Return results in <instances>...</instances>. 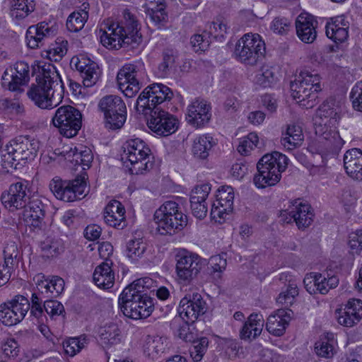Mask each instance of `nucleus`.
<instances>
[{
  "mask_svg": "<svg viewBox=\"0 0 362 362\" xmlns=\"http://www.w3.org/2000/svg\"><path fill=\"white\" fill-rule=\"evenodd\" d=\"M64 95V86L56 67L51 64L42 66L36 77V84H32L27 91L28 97L42 109L57 106Z\"/></svg>",
  "mask_w": 362,
  "mask_h": 362,
  "instance_id": "nucleus-1",
  "label": "nucleus"
},
{
  "mask_svg": "<svg viewBox=\"0 0 362 362\" xmlns=\"http://www.w3.org/2000/svg\"><path fill=\"white\" fill-rule=\"evenodd\" d=\"M122 15L119 21L107 19L101 24L100 42L107 49L118 50L141 40L136 16L128 9L124 10Z\"/></svg>",
  "mask_w": 362,
  "mask_h": 362,
  "instance_id": "nucleus-2",
  "label": "nucleus"
},
{
  "mask_svg": "<svg viewBox=\"0 0 362 362\" xmlns=\"http://www.w3.org/2000/svg\"><path fill=\"white\" fill-rule=\"evenodd\" d=\"M152 284L151 278L139 279L123 290L118 304L125 316L138 320L146 318L151 314L153 302L148 291Z\"/></svg>",
  "mask_w": 362,
  "mask_h": 362,
  "instance_id": "nucleus-3",
  "label": "nucleus"
},
{
  "mask_svg": "<svg viewBox=\"0 0 362 362\" xmlns=\"http://www.w3.org/2000/svg\"><path fill=\"white\" fill-rule=\"evenodd\" d=\"M288 158L278 152L265 154L257 164V173L253 182L257 188H265L276 185L281 180V173L288 165Z\"/></svg>",
  "mask_w": 362,
  "mask_h": 362,
  "instance_id": "nucleus-4",
  "label": "nucleus"
},
{
  "mask_svg": "<svg viewBox=\"0 0 362 362\" xmlns=\"http://www.w3.org/2000/svg\"><path fill=\"white\" fill-rule=\"evenodd\" d=\"M153 219L156 230L162 235H173L187 224V216L182 213L180 204L174 201L165 202L156 211Z\"/></svg>",
  "mask_w": 362,
  "mask_h": 362,
  "instance_id": "nucleus-5",
  "label": "nucleus"
},
{
  "mask_svg": "<svg viewBox=\"0 0 362 362\" xmlns=\"http://www.w3.org/2000/svg\"><path fill=\"white\" fill-rule=\"evenodd\" d=\"M290 88L291 96L300 106L312 108L319 102L320 77L318 74L302 71L294 81L291 82Z\"/></svg>",
  "mask_w": 362,
  "mask_h": 362,
  "instance_id": "nucleus-6",
  "label": "nucleus"
},
{
  "mask_svg": "<svg viewBox=\"0 0 362 362\" xmlns=\"http://www.w3.org/2000/svg\"><path fill=\"white\" fill-rule=\"evenodd\" d=\"M340 119L339 107L335 105L334 100L325 101L319 106L315 112V124L317 125L315 132L327 141V146L332 150L341 148L344 141L337 132H322V126L335 127Z\"/></svg>",
  "mask_w": 362,
  "mask_h": 362,
  "instance_id": "nucleus-7",
  "label": "nucleus"
},
{
  "mask_svg": "<svg viewBox=\"0 0 362 362\" xmlns=\"http://www.w3.org/2000/svg\"><path fill=\"white\" fill-rule=\"evenodd\" d=\"M265 44L258 34H245L236 43L235 57L242 63L254 66L265 53Z\"/></svg>",
  "mask_w": 362,
  "mask_h": 362,
  "instance_id": "nucleus-8",
  "label": "nucleus"
},
{
  "mask_svg": "<svg viewBox=\"0 0 362 362\" xmlns=\"http://www.w3.org/2000/svg\"><path fill=\"white\" fill-rule=\"evenodd\" d=\"M39 148V142L28 136H20L6 145V153L2 155L4 162L16 165L21 161L31 160L35 157Z\"/></svg>",
  "mask_w": 362,
  "mask_h": 362,
  "instance_id": "nucleus-9",
  "label": "nucleus"
},
{
  "mask_svg": "<svg viewBox=\"0 0 362 362\" xmlns=\"http://www.w3.org/2000/svg\"><path fill=\"white\" fill-rule=\"evenodd\" d=\"M173 97V93L169 87L162 83H153L147 86L139 95L135 109L139 113L147 115L148 110L160 108L159 105L170 100Z\"/></svg>",
  "mask_w": 362,
  "mask_h": 362,
  "instance_id": "nucleus-10",
  "label": "nucleus"
},
{
  "mask_svg": "<svg viewBox=\"0 0 362 362\" xmlns=\"http://www.w3.org/2000/svg\"><path fill=\"white\" fill-rule=\"evenodd\" d=\"M52 123L62 135L72 138L81 128L82 114L74 106L63 105L56 110Z\"/></svg>",
  "mask_w": 362,
  "mask_h": 362,
  "instance_id": "nucleus-11",
  "label": "nucleus"
},
{
  "mask_svg": "<svg viewBox=\"0 0 362 362\" xmlns=\"http://www.w3.org/2000/svg\"><path fill=\"white\" fill-rule=\"evenodd\" d=\"M49 189L54 195L66 202H75L86 197L87 185L84 176H77L72 180L54 178L49 183Z\"/></svg>",
  "mask_w": 362,
  "mask_h": 362,
  "instance_id": "nucleus-12",
  "label": "nucleus"
},
{
  "mask_svg": "<svg viewBox=\"0 0 362 362\" xmlns=\"http://www.w3.org/2000/svg\"><path fill=\"white\" fill-rule=\"evenodd\" d=\"M98 107L104 115L107 127L119 129L124 125L127 119V107L120 97L113 95L103 97Z\"/></svg>",
  "mask_w": 362,
  "mask_h": 362,
  "instance_id": "nucleus-13",
  "label": "nucleus"
},
{
  "mask_svg": "<svg viewBox=\"0 0 362 362\" xmlns=\"http://www.w3.org/2000/svg\"><path fill=\"white\" fill-rule=\"evenodd\" d=\"M176 273L179 280L189 283L199 274L202 268V258L186 250L179 251L175 255Z\"/></svg>",
  "mask_w": 362,
  "mask_h": 362,
  "instance_id": "nucleus-14",
  "label": "nucleus"
},
{
  "mask_svg": "<svg viewBox=\"0 0 362 362\" xmlns=\"http://www.w3.org/2000/svg\"><path fill=\"white\" fill-rule=\"evenodd\" d=\"M206 310V303L202 296L198 293H193L180 300L177 312L183 321L193 324Z\"/></svg>",
  "mask_w": 362,
  "mask_h": 362,
  "instance_id": "nucleus-15",
  "label": "nucleus"
},
{
  "mask_svg": "<svg viewBox=\"0 0 362 362\" xmlns=\"http://www.w3.org/2000/svg\"><path fill=\"white\" fill-rule=\"evenodd\" d=\"M150 118L148 127L158 136H167L174 133L178 128V120L161 108L148 110Z\"/></svg>",
  "mask_w": 362,
  "mask_h": 362,
  "instance_id": "nucleus-16",
  "label": "nucleus"
},
{
  "mask_svg": "<svg viewBox=\"0 0 362 362\" xmlns=\"http://www.w3.org/2000/svg\"><path fill=\"white\" fill-rule=\"evenodd\" d=\"M30 195L26 182H18L12 184L8 192L2 193L1 203L10 211L23 209L26 206Z\"/></svg>",
  "mask_w": 362,
  "mask_h": 362,
  "instance_id": "nucleus-17",
  "label": "nucleus"
},
{
  "mask_svg": "<svg viewBox=\"0 0 362 362\" xmlns=\"http://www.w3.org/2000/svg\"><path fill=\"white\" fill-rule=\"evenodd\" d=\"M29 66L26 62H18L13 67L10 66L5 70L1 77V85L9 90L16 91L29 81Z\"/></svg>",
  "mask_w": 362,
  "mask_h": 362,
  "instance_id": "nucleus-18",
  "label": "nucleus"
},
{
  "mask_svg": "<svg viewBox=\"0 0 362 362\" xmlns=\"http://www.w3.org/2000/svg\"><path fill=\"white\" fill-rule=\"evenodd\" d=\"M303 284L305 289L310 294L320 293L325 295L330 289L338 286L339 279L336 276H329L327 273L311 272L304 278Z\"/></svg>",
  "mask_w": 362,
  "mask_h": 362,
  "instance_id": "nucleus-19",
  "label": "nucleus"
},
{
  "mask_svg": "<svg viewBox=\"0 0 362 362\" xmlns=\"http://www.w3.org/2000/svg\"><path fill=\"white\" fill-rule=\"evenodd\" d=\"M117 81L119 89L128 98L133 97L141 88L134 64L124 66L117 74Z\"/></svg>",
  "mask_w": 362,
  "mask_h": 362,
  "instance_id": "nucleus-20",
  "label": "nucleus"
},
{
  "mask_svg": "<svg viewBox=\"0 0 362 362\" xmlns=\"http://www.w3.org/2000/svg\"><path fill=\"white\" fill-rule=\"evenodd\" d=\"M23 220L33 230L41 229L45 218V206L37 196H31L23 208Z\"/></svg>",
  "mask_w": 362,
  "mask_h": 362,
  "instance_id": "nucleus-21",
  "label": "nucleus"
},
{
  "mask_svg": "<svg viewBox=\"0 0 362 362\" xmlns=\"http://www.w3.org/2000/svg\"><path fill=\"white\" fill-rule=\"evenodd\" d=\"M210 105L204 99L197 98L187 107L186 119L194 127H201L211 119Z\"/></svg>",
  "mask_w": 362,
  "mask_h": 362,
  "instance_id": "nucleus-22",
  "label": "nucleus"
},
{
  "mask_svg": "<svg viewBox=\"0 0 362 362\" xmlns=\"http://www.w3.org/2000/svg\"><path fill=\"white\" fill-rule=\"evenodd\" d=\"M71 66L79 72L85 87H91L98 81L100 72L95 62L84 57L79 59L78 57H74L71 60Z\"/></svg>",
  "mask_w": 362,
  "mask_h": 362,
  "instance_id": "nucleus-23",
  "label": "nucleus"
},
{
  "mask_svg": "<svg viewBox=\"0 0 362 362\" xmlns=\"http://www.w3.org/2000/svg\"><path fill=\"white\" fill-rule=\"evenodd\" d=\"M211 191L209 185L196 187L190 194V206L192 214L198 219H204L207 214L208 206L206 200Z\"/></svg>",
  "mask_w": 362,
  "mask_h": 362,
  "instance_id": "nucleus-24",
  "label": "nucleus"
},
{
  "mask_svg": "<svg viewBox=\"0 0 362 362\" xmlns=\"http://www.w3.org/2000/svg\"><path fill=\"white\" fill-rule=\"evenodd\" d=\"M234 200L233 189L230 186H222L217 190L216 203L213 204L211 216L223 218L224 214L232 211Z\"/></svg>",
  "mask_w": 362,
  "mask_h": 362,
  "instance_id": "nucleus-25",
  "label": "nucleus"
},
{
  "mask_svg": "<svg viewBox=\"0 0 362 362\" xmlns=\"http://www.w3.org/2000/svg\"><path fill=\"white\" fill-rule=\"evenodd\" d=\"M55 33L56 28L49 26L46 22H41L36 26H30L25 36L28 46L31 49L37 48L43 45V41Z\"/></svg>",
  "mask_w": 362,
  "mask_h": 362,
  "instance_id": "nucleus-26",
  "label": "nucleus"
},
{
  "mask_svg": "<svg viewBox=\"0 0 362 362\" xmlns=\"http://www.w3.org/2000/svg\"><path fill=\"white\" fill-rule=\"evenodd\" d=\"M317 21L308 13L300 14L296 21V33L298 38L305 43H312L317 37L315 25Z\"/></svg>",
  "mask_w": 362,
  "mask_h": 362,
  "instance_id": "nucleus-27",
  "label": "nucleus"
},
{
  "mask_svg": "<svg viewBox=\"0 0 362 362\" xmlns=\"http://www.w3.org/2000/svg\"><path fill=\"white\" fill-rule=\"evenodd\" d=\"M104 219L107 224L117 229H123L126 225L125 209L121 202L111 201L105 207Z\"/></svg>",
  "mask_w": 362,
  "mask_h": 362,
  "instance_id": "nucleus-28",
  "label": "nucleus"
},
{
  "mask_svg": "<svg viewBox=\"0 0 362 362\" xmlns=\"http://www.w3.org/2000/svg\"><path fill=\"white\" fill-rule=\"evenodd\" d=\"M344 165L351 177L362 181V151L360 149L347 151L344 156Z\"/></svg>",
  "mask_w": 362,
  "mask_h": 362,
  "instance_id": "nucleus-29",
  "label": "nucleus"
},
{
  "mask_svg": "<svg viewBox=\"0 0 362 362\" xmlns=\"http://www.w3.org/2000/svg\"><path fill=\"white\" fill-rule=\"evenodd\" d=\"M112 262L106 259L97 266L93 279L95 284L100 288L107 289L113 286L115 282V273L112 269Z\"/></svg>",
  "mask_w": 362,
  "mask_h": 362,
  "instance_id": "nucleus-30",
  "label": "nucleus"
},
{
  "mask_svg": "<svg viewBox=\"0 0 362 362\" xmlns=\"http://www.w3.org/2000/svg\"><path fill=\"white\" fill-rule=\"evenodd\" d=\"M291 320L290 314L284 309H279L269 316L266 324L267 330L277 337L282 336Z\"/></svg>",
  "mask_w": 362,
  "mask_h": 362,
  "instance_id": "nucleus-31",
  "label": "nucleus"
},
{
  "mask_svg": "<svg viewBox=\"0 0 362 362\" xmlns=\"http://www.w3.org/2000/svg\"><path fill=\"white\" fill-rule=\"evenodd\" d=\"M264 320L263 316L259 313H252L245 322L240 335L241 339H255L260 335Z\"/></svg>",
  "mask_w": 362,
  "mask_h": 362,
  "instance_id": "nucleus-32",
  "label": "nucleus"
},
{
  "mask_svg": "<svg viewBox=\"0 0 362 362\" xmlns=\"http://www.w3.org/2000/svg\"><path fill=\"white\" fill-rule=\"evenodd\" d=\"M294 222L298 228L303 230L308 227L313 221V213L311 206L301 202L295 201L293 204Z\"/></svg>",
  "mask_w": 362,
  "mask_h": 362,
  "instance_id": "nucleus-33",
  "label": "nucleus"
},
{
  "mask_svg": "<svg viewBox=\"0 0 362 362\" xmlns=\"http://www.w3.org/2000/svg\"><path fill=\"white\" fill-rule=\"evenodd\" d=\"M150 153L151 150L145 142L139 138H136L127 142V146L122 154V158L136 159V157H150Z\"/></svg>",
  "mask_w": 362,
  "mask_h": 362,
  "instance_id": "nucleus-34",
  "label": "nucleus"
},
{
  "mask_svg": "<svg viewBox=\"0 0 362 362\" xmlns=\"http://www.w3.org/2000/svg\"><path fill=\"white\" fill-rule=\"evenodd\" d=\"M37 288L42 289V294L50 298L59 296L64 291V281L62 278L55 276L51 279H45L38 281Z\"/></svg>",
  "mask_w": 362,
  "mask_h": 362,
  "instance_id": "nucleus-35",
  "label": "nucleus"
},
{
  "mask_svg": "<svg viewBox=\"0 0 362 362\" xmlns=\"http://www.w3.org/2000/svg\"><path fill=\"white\" fill-rule=\"evenodd\" d=\"M215 144L212 136L202 135L197 137L193 142L192 152L198 160H206L209 156L213 146Z\"/></svg>",
  "mask_w": 362,
  "mask_h": 362,
  "instance_id": "nucleus-36",
  "label": "nucleus"
},
{
  "mask_svg": "<svg viewBox=\"0 0 362 362\" xmlns=\"http://www.w3.org/2000/svg\"><path fill=\"white\" fill-rule=\"evenodd\" d=\"M303 141V134L300 126L289 124L281 139V144L288 150L300 146Z\"/></svg>",
  "mask_w": 362,
  "mask_h": 362,
  "instance_id": "nucleus-37",
  "label": "nucleus"
},
{
  "mask_svg": "<svg viewBox=\"0 0 362 362\" xmlns=\"http://www.w3.org/2000/svg\"><path fill=\"white\" fill-rule=\"evenodd\" d=\"M11 16L16 19H23L34 11L33 0H10Z\"/></svg>",
  "mask_w": 362,
  "mask_h": 362,
  "instance_id": "nucleus-38",
  "label": "nucleus"
},
{
  "mask_svg": "<svg viewBox=\"0 0 362 362\" xmlns=\"http://www.w3.org/2000/svg\"><path fill=\"white\" fill-rule=\"evenodd\" d=\"M341 25L343 24L342 20H335L333 22H329L326 25V35L336 43L344 42L348 37V28Z\"/></svg>",
  "mask_w": 362,
  "mask_h": 362,
  "instance_id": "nucleus-39",
  "label": "nucleus"
},
{
  "mask_svg": "<svg viewBox=\"0 0 362 362\" xmlns=\"http://www.w3.org/2000/svg\"><path fill=\"white\" fill-rule=\"evenodd\" d=\"M98 333L100 340L105 345L117 344L120 341V330L116 324L112 323L100 327Z\"/></svg>",
  "mask_w": 362,
  "mask_h": 362,
  "instance_id": "nucleus-40",
  "label": "nucleus"
},
{
  "mask_svg": "<svg viewBox=\"0 0 362 362\" xmlns=\"http://www.w3.org/2000/svg\"><path fill=\"white\" fill-rule=\"evenodd\" d=\"M40 245L42 252L47 257H56L64 250L62 240L55 237H47Z\"/></svg>",
  "mask_w": 362,
  "mask_h": 362,
  "instance_id": "nucleus-41",
  "label": "nucleus"
},
{
  "mask_svg": "<svg viewBox=\"0 0 362 362\" xmlns=\"http://www.w3.org/2000/svg\"><path fill=\"white\" fill-rule=\"evenodd\" d=\"M88 18V11L85 9L71 13L66 21V28L70 32H78L81 30Z\"/></svg>",
  "mask_w": 362,
  "mask_h": 362,
  "instance_id": "nucleus-42",
  "label": "nucleus"
},
{
  "mask_svg": "<svg viewBox=\"0 0 362 362\" xmlns=\"http://www.w3.org/2000/svg\"><path fill=\"white\" fill-rule=\"evenodd\" d=\"M6 302L16 312L17 318H19L21 322L24 319L30 308V303L28 299L21 295H17L13 299Z\"/></svg>",
  "mask_w": 362,
  "mask_h": 362,
  "instance_id": "nucleus-43",
  "label": "nucleus"
},
{
  "mask_svg": "<svg viewBox=\"0 0 362 362\" xmlns=\"http://www.w3.org/2000/svg\"><path fill=\"white\" fill-rule=\"evenodd\" d=\"M190 342L193 344L189 349V354L192 360L195 362L202 361L209 346L208 338L205 337L199 338L197 336L196 339Z\"/></svg>",
  "mask_w": 362,
  "mask_h": 362,
  "instance_id": "nucleus-44",
  "label": "nucleus"
},
{
  "mask_svg": "<svg viewBox=\"0 0 362 362\" xmlns=\"http://www.w3.org/2000/svg\"><path fill=\"white\" fill-rule=\"evenodd\" d=\"M4 262L1 267L6 268L8 271H13L18 265V256L19 254L17 245L15 243L7 245L3 251Z\"/></svg>",
  "mask_w": 362,
  "mask_h": 362,
  "instance_id": "nucleus-45",
  "label": "nucleus"
},
{
  "mask_svg": "<svg viewBox=\"0 0 362 362\" xmlns=\"http://www.w3.org/2000/svg\"><path fill=\"white\" fill-rule=\"evenodd\" d=\"M124 163H130L129 171L132 174H142L144 171L151 168L153 163L149 162V157H136V159L122 158Z\"/></svg>",
  "mask_w": 362,
  "mask_h": 362,
  "instance_id": "nucleus-46",
  "label": "nucleus"
},
{
  "mask_svg": "<svg viewBox=\"0 0 362 362\" xmlns=\"http://www.w3.org/2000/svg\"><path fill=\"white\" fill-rule=\"evenodd\" d=\"M146 250V244L141 238L130 240L127 245V257L136 260L142 257Z\"/></svg>",
  "mask_w": 362,
  "mask_h": 362,
  "instance_id": "nucleus-47",
  "label": "nucleus"
},
{
  "mask_svg": "<svg viewBox=\"0 0 362 362\" xmlns=\"http://www.w3.org/2000/svg\"><path fill=\"white\" fill-rule=\"evenodd\" d=\"M276 81L275 72L272 67L264 66L256 75V83L264 87H271Z\"/></svg>",
  "mask_w": 362,
  "mask_h": 362,
  "instance_id": "nucleus-48",
  "label": "nucleus"
},
{
  "mask_svg": "<svg viewBox=\"0 0 362 362\" xmlns=\"http://www.w3.org/2000/svg\"><path fill=\"white\" fill-rule=\"evenodd\" d=\"M15 313L7 302L1 303L0 305V321L6 326L17 325L21 320L17 318Z\"/></svg>",
  "mask_w": 362,
  "mask_h": 362,
  "instance_id": "nucleus-49",
  "label": "nucleus"
},
{
  "mask_svg": "<svg viewBox=\"0 0 362 362\" xmlns=\"http://www.w3.org/2000/svg\"><path fill=\"white\" fill-rule=\"evenodd\" d=\"M87 344L86 337H74L65 341L63 344L65 352L71 356L76 355Z\"/></svg>",
  "mask_w": 362,
  "mask_h": 362,
  "instance_id": "nucleus-50",
  "label": "nucleus"
},
{
  "mask_svg": "<svg viewBox=\"0 0 362 362\" xmlns=\"http://www.w3.org/2000/svg\"><path fill=\"white\" fill-rule=\"evenodd\" d=\"M177 52L172 49H165L163 52V62L158 66V69L160 74L163 76H166L170 69L173 66Z\"/></svg>",
  "mask_w": 362,
  "mask_h": 362,
  "instance_id": "nucleus-51",
  "label": "nucleus"
},
{
  "mask_svg": "<svg viewBox=\"0 0 362 362\" xmlns=\"http://www.w3.org/2000/svg\"><path fill=\"white\" fill-rule=\"evenodd\" d=\"M259 138L256 133H250L247 136L242 138L237 148L242 155H247L254 147L257 146Z\"/></svg>",
  "mask_w": 362,
  "mask_h": 362,
  "instance_id": "nucleus-52",
  "label": "nucleus"
},
{
  "mask_svg": "<svg viewBox=\"0 0 362 362\" xmlns=\"http://www.w3.org/2000/svg\"><path fill=\"white\" fill-rule=\"evenodd\" d=\"M190 43L194 52H205L209 47L211 40L204 31L203 34H195L190 38Z\"/></svg>",
  "mask_w": 362,
  "mask_h": 362,
  "instance_id": "nucleus-53",
  "label": "nucleus"
},
{
  "mask_svg": "<svg viewBox=\"0 0 362 362\" xmlns=\"http://www.w3.org/2000/svg\"><path fill=\"white\" fill-rule=\"evenodd\" d=\"M0 109L10 114L21 115L24 112V107L16 100L3 98L0 100Z\"/></svg>",
  "mask_w": 362,
  "mask_h": 362,
  "instance_id": "nucleus-54",
  "label": "nucleus"
},
{
  "mask_svg": "<svg viewBox=\"0 0 362 362\" xmlns=\"http://www.w3.org/2000/svg\"><path fill=\"white\" fill-rule=\"evenodd\" d=\"M194 327L191 322L184 321L179 325L177 334L186 342L194 341L196 339L197 334L194 332Z\"/></svg>",
  "mask_w": 362,
  "mask_h": 362,
  "instance_id": "nucleus-55",
  "label": "nucleus"
},
{
  "mask_svg": "<svg viewBox=\"0 0 362 362\" xmlns=\"http://www.w3.org/2000/svg\"><path fill=\"white\" fill-rule=\"evenodd\" d=\"M56 43L47 51L48 57L51 60L59 61L66 54L67 51V41L57 39Z\"/></svg>",
  "mask_w": 362,
  "mask_h": 362,
  "instance_id": "nucleus-56",
  "label": "nucleus"
},
{
  "mask_svg": "<svg viewBox=\"0 0 362 362\" xmlns=\"http://www.w3.org/2000/svg\"><path fill=\"white\" fill-rule=\"evenodd\" d=\"M298 290L296 284H289L285 292H281L276 301L281 304H285L286 305H291L293 302L295 296H298Z\"/></svg>",
  "mask_w": 362,
  "mask_h": 362,
  "instance_id": "nucleus-57",
  "label": "nucleus"
},
{
  "mask_svg": "<svg viewBox=\"0 0 362 362\" xmlns=\"http://www.w3.org/2000/svg\"><path fill=\"white\" fill-rule=\"evenodd\" d=\"M146 16L149 18L151 23L158 30H166L169 21L168 13H148Z\"/></svg>",
  "mask_w": 362,
  "mask_h": 362,
  "instance_id": "nucleus-58",
  "label": "nucleus"
},
{
  "mask_svg": "<svg viewBox=\"0 0 362 362\" xmlns=\"http://www.w3.org/2000/svg\"><path fill=\"white\" fill-rule=\"evenodd\" d=\"M143 7L146 14L153 13H168L165 0H146Z\"/></svg>",
  "mask_w": 362,
  "mask_h": 362,
  "instance_id": "nucleus-59",
  "label": "nucleus"
},
{
  "mask_svg": "<svg viewBox=\"0 0 362 362\" xmlns=\"http://www.w3.org/2000/svg\"><path fill=\"white\" fill-rule=\"evenodd\" d=\"M44 309L51 317L61 315L64 313V305L60 302L49 298L45 300Z\"/></svg>",
  "mask_w": 362,
  "mask_h": 362,
  "instance_id": "nucleus-60",
  "label": "nucleus"
},
{
  "mask_svg": "<svg viewBox=\"0 0 362 362\" xmlns=\"http://www.w3.org/2000/svg\"><path fill=\"white\" fill-rule=\"evenodd\" d=\"M291 28V21L284 17L275 18L271 25L272 30L278 34L284 35L286 34Z\"/></svg>",
  "mask_w": 362,
  "mask_h": 362,
  "instance_id": "nucleus-61",
  "label": "nucleus"
},
{
  "mask_svg": "<svg viewBox=\"0 0 362 362\" xmlns=\"http://www.w3.org/2000/svg\"><path fill=\"white\" fill-rule=\"evenodd\" d=\"M344 309L354 315L353 319H356V321H360L362 317V301L361 300H349Z\"/></svg>",
  "mask_w": 362,
  "mask_h": 362,
  "instance_id": "nucleus-62",
  "label": "nucleus"
},
{
  "mask_svg": "<svg viewBox=\"0 0 362 362\" xmlns=\"http://www.w3.org/2000/svg\"><path fill=\"white\" fill-rule=\"evenodd\" d=\"M204 31L209 38L211 36L218 38L223 37V34L226 33V25L223 23L212 22L207 25V28Z\"/></svg>",
  "mask_w": 362,
  "mask_h": 362,
  "instance_id": "nucleus-63",
  "label": "nucleus"
},
{
  "mask_svg": "<svg viewBox=\"0 0 362 362\" xmlns=\"http://www.w3.org/2000/svg\"><path fill=\"white\" fill-rule=\"evenodd\" d=\"M349 246L355 252L358 253L362 250V230H357L349 235Z\"/></svg>",
  "mask_w": 362,
  "mask_h": 362,
  "instance_id": "nucleus-64",
  "label": "nucleus"
}]
</instances>
